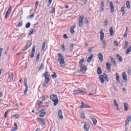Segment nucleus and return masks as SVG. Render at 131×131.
<instances>
[{"label":"nucleus","mask_w":131,"mask_h":131,"mask_svg":"<svg viewBox=\"0 0 131 131\" xmlns=\"http://www.w3.org/2000/svg\"><path fill=\"white\" fill-rule=\"evenodd\" d=\"M84 62V59H82L79 62V66L80 67V72H81L83 74H85V72H86V70L88 69L86 68V66H85L83 63Z\"/></svg>","instance_id":"f257e3e1"},{"label":"nucleus","mask_w":131,"mask_h":131,"mask_svg":"<svg viewBox=\"0 0 131 131\" xmlns=\"http://www.w3.org/2000/svg\"><path fill=\"white\" fill-rule=\"evenodd\" d=\"M57 56L58 57L57 61L59 62L60 65H61V67H65L66 62H65V59L64 58V57L62 56L61 54H58Z\"/></svg>","instance_id":"f03ea898"},{"label":"nucleus","mask_w":131,"mask_h":131,"mask_svg":"<svg viewBox=\"0 0 131 131\" xmlns=\"http://www.w3.org/2000/svg\"><path fill=\"white\" fill-rule=\"evenodd\" d=\"M50 99L53 102H54V106H57V105H58V103H59V100H58V96L57 95L54 94L51 95Z\"/></svg>","instance_id":"7ed1b4c3"},{"label":"nucleus","mask_w":131,"mask_h":131,"mask_svg":"<svg viewBox=\"0 0 131 131\" xmlns=\"http://www.w3.org/2000/svg\"><path fill=\"white\" fill-rule=\"evenodd\" d=\"M83 19H84V16L82 15L79 17V27H81L83 23Z\"/></svg>","instance_id":"20e7f679"},{"label":"nucleus","mask_w":131,"mask_h":131,"mask_svg":"<svg viewBox=\"0 0 131 131\" xmlns=\"http://www.w3.org/2000/svg\"><path fill=\"white\" fill-rule=\"evenodd\" d=\"M57 115L58 116L59 119L62 120L64 119V117H63V112L61 110H59L57 113Z\"/></svg>","instance_id":"39448f33"},{"label":"nucleus","mask_w":131,"mask_h":131,"mask_svg":"<svg viewBox=\"0 0 131 131\" xmlns=\"http://www.w3.org/2000/svg\"><path fill=\"white\" fill-rule=\"evenodd\" d=\"M35 54V46H34L32 48V50L31 53V58H32L34 57V54Z\"/></svg>","instance_id":"423d86ee"},{"label":"nucleus","mask_w":131,"mask_h":131,"mask_svg":"<svg viewBox=\"0 0 131 131\" xmlns=\"http://www.w3.org/2000/svg\"><path fill=\"white\" fill-rule=\"evenodd\" d=\"M103 31H104V30H101V31H100L99 32L100 35V40H103L104 39V38L105 37V36H104V32H103Z\"/></svg>","instance_id":"0eeeda50"},{"label":"nucleus","mask_w":131,"mask_h":131,"mask_svg":"<svg viewBox=\"0 0 131 131\" xmlns=\"http://www.w3.org/2000/svg\"><path fill=\"white\" fill-rule=\"evenodd\" d=\"M75 28H76V26L75 25H73L71 27L70 32L71 33H72V34H74V33H75V31H74V29H75Z\"/></svg>","instance_id":"6e6552de"},{"label":"nucleus","mask_w":131,"mask_h":131,"mask_svg":"<svg viewBox=\"0 0 131 131\" xmlns=\"http://www.w3.org/2000/svg\"><path fill=\"white\" fill-rule=\"evenodd\" d=\"M106 69L108 72H111V64L107 62L106 63Z\"/></svg>","instance_id":"1a4fd4ad"},{"label":"nucleus","mask_w":131,"mask_h":131,"mask_svg":"<svg viewBox=\"0 0 131 131\" xmlns=\"http://www.w3.org/2000/svg\"><path fill=\"white\" fill-rule=\"evenodd\" d=\"M81 104L82 105L80 106V108H82V109H83V108H91V106H90V105L84 104L83 102H82Z\"/></svg>","instance_id":"9d476101"},{"label":"nucleus","mask_w":131,"mask_h":131,"mask_svg":"<svg viewBox=\"0 0 131 131\" xmlns=\"http://www.w3.org/2000/svg\"><path fill=\"white\" fill-rule=\"evenodd\" d=\"M37 121H39L40 122H41V123H42L43 125H46V121L42 118H37Z\"/></svg>","instance_id":"9b49d317"},{"label":"nucleus","mask_w":131,"mask_h":131,"mask_svg":"<svg viewBox=\"0 0 131 131\" xmlns=\"http://www.w3.org/2000/svg\"><path fill=\"white\" fill-rule=\"evenodd\" d=\"M110 7L111 8V13L114 12V6L113 5V2H110Z\"/></svg>","instance_id":"f8f14e48"},{"label":"nucleus","mask_w":131,"mask_h":131,"mask_svg":"<svg viewBox=\"0 0 131 131\" xmlns=\"http://www.w3.org/2000/svg\"><path fill=\"white\" fill-rule=\"evenodd\" d=\"M122 77L124 80H125V81L127 80V75H126V73H125V72H123Z\"/></svg>","instance_id":"ddd939ff"},{"label":"nucleus","mask_w":131,"mask_h":131,"mask_svg":"<svg viewBox=\"0 0 131 131\" xmlns=\"http://www.w3.org/2000/svg\"><path fill=\"white\" fill-rule=\"evenodd\" d=\"M90 118L92 120L94 124H97V119H96V118H94V116H91Z\"/></svg>","instance_id":"4468645a"},{"label":"nucleus","mask_w":131,"mask_h":131,"mask_svg":"<svg viewBox=\"0 0 131 131\" xmlns=\"http://www.w3.org/2000/svg\"><path fill=\"white\" fill-rule=\"evenodd\" d=\"M110 58H111V61L112 64H113V65H114L115 66H116V62L115 61V59L111 56H110Z\"/></svg>","instance_id":"2eb2a0df"},{"label":"nucleus","mask_w":131,"mask_h":131,"mask_svg":"<svg viewBox=\"0 0 131 131\" xmlns=\"http://www.w3.org/2000/svg\"><path fill=\"white\" fill-rule=\"evenodd\" d=\"M93 58H94V55L92 54L90 56V57H89L87 59V62L88 63H90V62H91V61H92V59H93Z\"/></svg>","instance_id":"dca6fc26"},{"label":"nucleus","mask_w":131,"mask_h":131,"mask_svg":"<svg viewBox=\"0 0 131 131\" xmlns=\"http://www.w3.org/2000/svg\"><path fill=\"white\" fill-rule=\"evenodd\" d=\"M128 104L125 103H124V108L125 111H128Z\"/></svg>","instance_id":"f3484780"},{"label":"nucleus","mask_w":131,"mask_h":131,"mask_svg":"<svg viewBox=\"0 0 131 131\" xmlns=\"http://www.w3.org/2000/svg\"><path fill=\"white\" fill-rule=\"evenodd\" d=\"M109 31H110L111 36H112L114 34V31L113 30V28L111 27L109 29Z\"/></svg>","instance_id":"a211bd4d"},{"label":"nucleus","mask_w":131,"mask_h":131,"mask_svg":"<svg viewBox=\"0 0 131 131\" xmlns=\"http://www.w3.org/2000/svg\"><path fill=\"white\" fill-rule=\"evenodd\" d=\"M99 79L101 82V83H104L105 80H104V76L103 75L99 76Z\"/></svg>","instance_id":"6ab92c4d"},{"label":"nucleus","mask_w":131,"mask_h":131,"mask_svg":"<svg viewBox=\"0 0 131 131\" xmlns=\"http://www.w3.org/2000/svg\"><path fill=\"white\" fill-rule=\"evenodd\" d=\"M116 57L117 58V59H118L119 61H120V62H122L123 60V59L122 58V57H121L119 54H117Z\"/></svg>","instance_id":"aec40b11"},{"label":"nucleus","mask_w":131,"mask_h":131,"mask_svg":"<svg viewBox=\"0 0 131 131\" xmlns=\"http://www.w3.org/2000/svg\"><path fill=\"white\" fill-rule=\"evenodd\" d=\"M116 80L117 81V82L119 83L120 82V80H119V74H118V73H116Z\"/></svg>","instance_id":"412c9836"},{"label":"nucleus","mask_w":131,"mask_h":131,"mask_svg":"<svg viewBox=\"0 0 131 131\" xmlns=\"http://www.w3.org/2000/svg\"><path fill=\"white\" fill-rule=\"evenodd\" d=\"M98 58L100 60V62H103V54L100 53L98 54Z\"/></svg>","instance_id":"4be33fe9"},{"label":"nucleus","mask_w":131,"mask_h":131,"mask_svg":"<svg viewBox=\"0 0 131 131\" xmlns=\"http://www.w3.org/2000/svg\"><path fill=\"white\" fill-rule=\"evenodd\" d=\"M126 6L127 9H130V3L129 2V1H126Z\"/></svg>","instance_id":"5701e85b"},{"label":"nucleus","mask_w":131,"mask_h":131,"mask_svg":"<svg viewBox=\"0 0 131 131\" xmlns=\"http://www.w3.org/2000/svg\"><path fill=\"white\" fill-rule=\"evenodd\" d=\"M47 114V113H46V112H43L41 113L39 116V117H45V116H46V115Z\"/></svg>","instance_id":"b1692460"},{"label":"nucleus","mask_w":131,"mask_h":131,"mask_svg":"<svg viewBox=\"0 0 131 131\" xmlns=\"http://www.w3.org/2000/svg\"><path fill=\"white\" fill-rule=\"evenodd\" d=\"M37 110L38 111V112H43L46 111V108H42L41 107H39L37 108Z\"/></svg>","instance_id":"393cba45"},{"label":"nucleus","mask_w":131,"mask_h":131,"mask_svg":"<svg viewBox=\"0 0 131 131\" xmlns=\"http://www.w3.org/2000/svg\"><path fill=\"white\" fill-rule=\"evenodd\" d=\"M129 121H130V117L129 118H127L126 120H125V125H127L128 123H129Z\"/></svg>","instance_id":"a878e982"},{"label":"nucleus","mask_w":131,"mask_h":131,"mask_svg":"<svg viewBox=\"0 0 131 131\" xmlns=\"http://www.w3.org/2000/svg\"><path fill=\"white\" fill-rule=\"evenodd\" d=\"M131 52V45L129 46V47L127 49L126 54V55H128Z\"/></svg>","instance_id":"bb28decb"},{"label":"nucleus","mask_w":131,"mask_h":131,"mask_svg":"<svg viewBox=\"0 0 131 131\" xmlns=\"http://www.w3.org/2000/svg\"><path fill=\"white\" fill-rule=\"evenodd\" d=\"M84 128L86 131H89V129H90V126L89 125L85 124L84 126Z\"/></svg>","instance_id":"cd10ccee"},{"label":"nucleus","mask_w":131,"mask_h":131,"mask_svg":"<svg viewBox=\"0 0 131 131\" xmlns=\"http://www.w3.org/2000/svg\"><path fill=\"white\" fill-rule=\"evenodd\" d=\"M108 26V19H106L104 21L103 27H107Z\"/></svg>","instance_id":"c85d7f7f"},{"label":"nucleus","mask_w":131,"mask_h":131,"mask_svg":"<svg viewBox=\"0 0 131 131\" xmlns=\"http://www.w3.org/2000/svg\"><path fill=\"white\" fill-rule=\"evenodd\" d=\"M9 78L10 80H13L14 78V74L11 73L9 76Z\"/></svg>","instance_id":"c756f323"},{"label":"nucleus","mask_w":131,"mask_h":131,"mask_svg":"<svg viewBox=\"0 0 131 131\" xmlns=\"http://www.w3.org/2000/svg\"><path fill=\"white\" fill-rule=\"evenodd\" d=\"M97 74L100 75V74H102V70H101V68H98L97 69Z\"/></svg>","instance_id":"7c9ffc66"},{"label":"nucleus","mask_w":131,"mask_h":131,"mask_svg":"<svg viewBox=\"0 0 131 131\" xmlns=\"http://www.w3.org/2000/svg\"><path fill=\"white\" fill-rule=\"evenodd\" d=\"M45 77V82L49 83L50 82V77Z\"/></svg>","instance_id":"2f4dec72"},{"label":"nucleus","mask_w":131,"mask_h":131,"mask_svg":"<svg viewBox=\"0 0 131 131\" xmlns=\"http://www.w3.org/2000/svg\"><path fill=\"white\" fill-rule=\"evenodd\" d=\"M45 49H46V42L42 43L41 51H45Z\"/></svg>","instance_id":"473e14b6"},{"label":"nucleus","mask_w":131,"mask_h":131,"mask_svg":"<svg viewBox=\"0 0 131 131\" xmlns=\"http://www.w3.org/2000/svg\"><path fill=\"white\" fill-rule=\"evenodd\" d=\"M51 77L53 79H55V78H57V74H56L55 72H54V74H52L51 75Z\"/></svg>","instance_id":"72a5a7b5"},{"label":"nucleus","mask_w":131,"mask_h":131,"mask_svg":"<svg viewBox=\"0 0 131 131\" xmlns=\"http://www.w3.org/2000/svg\"><path fill=\"white\" fill-rule=\"evenodd\" d=\"M44 67H45V64H43V63H41L40 66V68L39 69V70H42Z\"/></svg>","instance_id":"f704fd0d"},{"label":"nucleus","mask_w":131,"mask_h":131,"mask_svg":"<svg viewBox=\"0 0 131 131\" xmlns=\"http://www.w3.org/2000/svg\"><path fill=\"white\" fill-rule=\"evenodd\" d=\"M32 45V42L31 41H29V43H27V47L29 49L30 47H31V45Z\"/></svg>","instance_id":"c9c22d12"},{"label":"nucleus","mask_w":131,"mask_h":131,"mask_svg":"<svg viewBox=\"0 0 131 131\" xmlns=\"http://www.w3.org/2000/svg\"><path fill=\"white\" fill-rule=\"evenodd\" d=\"M128 45V42L127 41H125L124 45V49H126L127 48V46Z\"/></svg>","instance_id":"e433bc0d"},{"label":"nucleus","mask_w":131,"mask_h":131,"mask_svg":"<svg viewBox=\"0 0 131 131\" xmlns=\"http://www.w3.org/2000/svg\"><path fill=\"white\" fill-rule=\"evenodd\" d=\"M74 46V45L73 44H71L70 46V52H72V51L73 50Z\"/></svg>","instance_id":"4c0bfd02"},{"label":"nucleus","mask_w":131,"mask_h":131,"mask_svg":"<svg viewBox=\"0 0 131 131\" xmlns=\"http://www.w3.org/2000/svg\"><path fill=\"white\" fill-rule=\"evenodd\" d=\"M39 56H40V53H38L36 56V62H38V60H39Z\"/></svg>","instance_id":"58836bf2"},{"label":"nucleus","mask_w":131,"mask_h":131,"mask_svg":"<svg viewBox=\"0 0 131 131\" xmlns=\"http://www.w3.org/2000/svg\"><path fill=\"white\" fill-rule=\"evenodd\" d=\"M55 12H56V9H55V8L52 7L51 9V14H54V13H55Z\"/></svg>","instance_id":"ea45409f"},{"label":"nucleus","mask_w":131,"mask_h":131,"mask_svg":"<svg viewBox=\"0 0 131 131\" xmlns=\"http://www.w3.org/2000/svg\"><path fill=\"white\" fill-rule=\"evenodd\" d=\"M11 11H12V6H9V8H8L7 12V13H9L10 14H11Z\"/></svg>","instance_id":"a19ab883"},{"label":"nucleus","mask_w":131,"mask_h":131,"mask_svg":"<svg viewBox=\"0 0 131 131\" xmlns=\"http://www.w3.org/2000/svg\"><path fill=\"white\" fill-rule=\"evenodd\" d=\"M30 25H31V24L30 23H28L26 25V28H29L30 27Z\"/></svg>","instance_id":"79ce46f5"},{"label":"nucleus","mask_w":131,"mask_h":131,"mask_svg":"<svg viewBox=\"0 0 131 131\" xmlns=\"http://www.w3.org/2000/svg\"><path fill=\"white\" fill-rule=\"evenodd\" d=\"M33 31H34V29H30V33L29 34V35H31V34H32V33H33Z\"/></svg>","instance_id":"37998d69"},{"label":"nucleus","mask_w":131,"mask_h":131,"mask_svg":"<svg viewBox=\"0 0 131 131\" xmlns=\"http://www.w3.org/2000/svg\"><path fill=\"white\" fill-rule=\"evenodd\" d=\"M102 45L104 46L103 47L104 49H105L106 48V46L107 45V43H106V42L105 41V40L102 41Z\"/></svg>","instance_id":"c03bdc74"},{"label":"nucleus","mask_w":131,"mask_h":131,"mask_svg":"<svg viewBox=\"0 0 131 131\" xmlns=\"http://www.w3.org/2000/svg\"><path fill=\"white\" fill-rule=\"evenodd\" d=\"M61 50H62V52H65V45H62L61 46Z\"/></svg>","instance_id":"a18cd8bd"},{"label":"nucleus","mask_w":131,"mask_h":131,"mask_svg":"<svg viewBox=\"0 0 131 131\" xmlns=\"http://www.w3.org/2000/svg\"><path fill=\"white\" fill-rule=\"evenodd\" d=\"M124 10H125L124 7V6L122 7L121 8V12L122 13H125V11H124Z\"/></svg>","instance_id":"49530a36"},{"label":"nucleus","mask_w":131,"mask_h":131,"mask_svg":"<svg viewBox=\"0 0 131 131\" xmlns=\"http://www.w3.org/2000/svg\"><path fill=\"white\" fill-rule=\"evenodd\" d=\"M84 22L85 24H88V23H89V19H88V17H85Z\"/></svg>","instance_id":"de8ad7c7"},{"label":"nucleus","mask_w":131,"mask_h":131,"mask_svg":"<svg viewBox=\"0 0 131 131\" xmlns=\"http://www.w3.org/2000/svg\"><path fill=\"white\" fill-rule=\"evenodd\" d=\"M48 83L46 82H44L42 84V86L43 88H46V86H47V85H48Z\"/></svg>","instance_id":"09e8293b"},{"label":"nucleus","mask_w":131,"mask_h":131,"mask_svg":"<svg viewBox=\"0 0 131 131\" xmlns=\"http://www.w3.org/2000/svg\"><path fill=\"white\" fill-rule=\"evenodd\" d=\"M23 25V23L21 21L18 24L17 26L18 27H21Z\"/></svg>","instance_id":"8fccbe9b"},{"label":"nucleus","mask_w":131,"mask_h":131,"mask_svg":"<svg viewBox=\"0 0 131 131\" xmlns=\"http://www.w3.org/2000/svg\"><path fill=\"white\" fill-rule=\"evenodd\" d=\"M48 74H49V72H46L43 75V76H45V77H49V75Z\"/></svg>","instance_id":"3c124183"},{"label":"nucleus","mask_w":131,"mask_h":131,"mask_svg":"<svg viewBox=\"0 0 131 131\" xmlns=\"http://www.w3.org/2000/svg\"><path fill=\"white\" fill-rule=\"evenodd\" d=\"M28 18H31V19H33L34 18V14L31 15L29 16H28Z\"/></svg>","instance_id":"603ef678"},{"label":"nucleus","mask_w":131,"mask_h":131,"mask_svg":"<svg viewBox=\"0 0 131 131\" xmlns=\"http://www.w3.org/2000/svg\"><path fill=\"white\" fill-rule=\"evenodd\" d=\"M28 91V87H27L26 88L25 90L24 91V93L25 94V95H26Z\"/></svg>","instance_id":"864d4df0"},{"label":"nucleus","mask_w":131,"mask_h":131,"mask_svg":"<svg viewBox=\"0 0 131 131\" xmlns=\"http://www.w3.org/2000/svg\"><path fill=\"white\" fill-rule=\"evenodd\" d=\"M13 117H14V118H19V115H13Z\"/></svg>","instance_id":"5fc2aeb1"},{"label":"nucleus","mask_w":131,"mask_h":131,"mask_svg":"<svg viewBox=\"0 0 131 131\" xmlns=\"http://www.w3.org/2000/svg\"><path fill=\"white\" fill-rule=\"evenodd\" d=\"M7 116H8V111H7L4 114V118H7Z\"/></svg>","instance_id":"6e6d98bb"},{"label":"nucleus","mask_w":131,"mask_h":131,"mask_svg":"<svg viewBox=\"0 0 131 131\" xmlns=\"http://www.w3.org/2000/svg\"><path fill=\"white\" fill-rule=\"evenodd\" d=\"M9 15H10V13L7 12L5 15V19H8V16H9Z\"/></svg>","instance_id":"4d7b16f0"},{"label":"nucleus","mask_w":131,"mask_h":131,"mask_svg":"<svg viewBox=\"0 0 131 131\" xmlns=\"http://www.w3.org/2000/svg\"><path fill=\"white\" fill-rule=\"evenodd\" d=\"M114 103L115 106H117V107H118V104H117V102L116 101V100H114Z\"/></svg>","instance_id":"13d9d810"},{"label":"nucleus","mask_w":131,"mask_h":131,"mask_svg":"<svg viewBox=\"0 0 131 131\" xmlns=\"http://www.w3.org/2000/svg\"><path fill=\"white\" fill-rule=\"evenodd\" d=\"M129 31V30L128 29V28L126 27V31H125V33L128 34Z\"/></svg>","instance_id":"bf43d9fd"},{"label":"nucleus","mask_w":131,"mask_h":131,"mask_svg":"<svg viewBox=\"0 0 131 131\" xmlns=\"http://www.w3.org/2000/svg\"><path fill=\"white\" fill-rule=\"evenodd\" d=\"M53 0H49L48 1V3H49V4L48 5V7H50V6H51V4H52V1Z\"/></svg>","instance_id":"052dcab7"},{"label":"nucleus","mask_w":131,"mask_h":131,"mask_svg":"<svg viewBox=\"0 0 131 131\" xmlns=\"http://www.w3.org/2000/svg\"><path fill=\"white\" fill-rule=\"evenodd\" d=\"M39 3V2H38V1H37V2L35 3L36 9H37V7H38V6Z\"/></svg>","instance_id":"680f3d73"},{"label":"nucleus","mask_w":131,"mask_h":131,"mask_svg":"<svg viewBox=\"0 0 131 131\" xmlns=\"http://www.w3.org/2000/svg\"><path fill=\"white\" fill-rule=\"evenodd\" d=\"M28 47L27 46H26L24 49L23 50V51H27V50H28Z\"/></svg>","instance_id":"e2e57ef3"},{"label":"nucleus","mask_w":131,"mask_h":131,"mask_svg":"<svg viewBox=\"0 0 131 131\" xmlns=\"http://www.w3.org/2000/svg\"><path fill=\"white\" fill-rule=\"evenodd\" d=\"M104 6H105V4L104 3V2H101V7H102V8H104Z\"/></svg>","instance_id":"0e129e2a"},{"label":"nucleus","mask_w":131,"mask_h":131,"mask_svg":"<svg viewBox=\"0 0 131 131\" xmlns=\"http://www.w3.org/2000/svg\"><path fill=\"white\" fill-rule=\"evenodd\" d=\"M81 117L82 118H84L85 117L84 116V114H83V113H82V114H81Z\"/></svg>","instance_id":"69168bd1"},{"label":"nucleus","mask_w":131,"mask_h":131,"mask_svg":"<svg viewBox=\"0 0 131 131\" xmlns=\"http://www.w3.org/2000/svg\"><path fill=\"white\" fill-rule=\"evenodd\" d=\"M17 129H18V128H17V127H15V128L11 129V130L12 131H16V130H17Z\"/></svg>","instance_id":"338daca9"},{"label":"nucleus","mask_w":131,"mask_h":131,"mask_svg":"<svg viewBox=\"0 0 131 131\" xmlns=\"http://www.w3.org/2000/svg\"><path fill=\"white\" fill-rule=\"evenodd\" d=\"M75 94L76 95V94H79V90H76L75 91Z\"/></svg>","instance_id":"774afa93"}]
</instances>
